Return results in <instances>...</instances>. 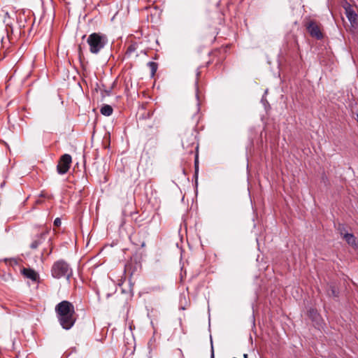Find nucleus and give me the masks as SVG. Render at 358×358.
<instances>
[{"instance_id": "nucleus-14", "label": "nucleus", "mask_w": 358, "mask_h": 358, "mask_svg": "<svg viewBox=\"0 0 358 358\" xmlns=\"http://www.w3.org/2000/svg\"><path fill=\"white\" fill-rule=\"evenodd\" d=\"M135 50V48L134 45H130L128 49H127V53H131L132 52H134Z\"/></svg>"}, {"instance_id": "nucleus-22", "label": "nucleus", "mask_w": 358, "mask_h": 358, "mask_svg": "<svg viewBox=\"0 0 358 358\" xmlns=\"http://www.w3.org/2000/svg\"><path fill=\"white\" fill-rule=\"evenodd\" d=\"M45 252V250H44L43 251V252H42V255H44V252Z\"/></svg>"}, {"instance_id": "nucleus-8", "label": "nucleus", "mask_w": 358, "mask_h": 358, "mask_svg": "<svg viewBox=\"0 0 358 358\" xmlns=\"http://www.w3.org/2000/svg\"><path fill=\"white\" fill-rule=\"evenodd\" d=\"M346 16L352 24H356L357 15L352 9H346Z\"/></svg>"}, {"instance_id": "nucleus-16", "label": "nucleus", "mask_w": 358, "mask_h": 358, "mask_svg": "<svg viewBox=\"0 0 358 358\" xmlns=\"http://www.w3.org/2000/svg\"><path fill=\"white\" fill-rule=\"evenodd\" d=\"M10 264H17V262L15 259H10Z\"/></svg>"}, {"instance_id": "nucleus-12", "label": "nucleus", "mask_w": 358, "mask_h": 358, "mask_svg": "<svg viewBox=\"0 0 358 358\" xmlns=\"http://www.w3.org/2000/svg\"><path fill=\"white\" fill-rule=\"evenodd\" d=\"M148 66L150 69L151 75L153 76L157 70V64L154 62H149Z\"/></svg>"}, {"instance_id": "nucleus-1", "label": "nucleus", "mask_w": 358, "mask_h": 358, "mask_svg": "<svg viewBox=\"0 0 358 358\" xmlns=\"http://www.w3.org/2000/svg\"><path fill=\"white\" fill-rule=\"evenodd\" d=\"M57 320L66 330L70 329L76 321L75 308L69 301H62L55 306Z\"/></svg>"}, {"instance_id": "nucleus-4", "label": "nucleus", "mask_w": 358, "mask_h": 358, "mask_svg": "<svg viewBox=\"0 0 358 358\" xmlns=\"http://www.w3.org/2000/svg\"><path fill=\"white\" fill-rule=\"evenodd\" d=\"M72 163V157L69 154H64L61 156L57 166V173L64 175L68 172Z\"/></svg>"}, {"instance_id": "nucleus-10", "label": "nucleus", "mask_w": 358, "mask_h": 358, "mask_svg": "<svg viewBox=\"0 0 358 358\" xmlns=\"http://www.w3.org/2000/svg\"><path fill=\"white\" fill-rule=\"evenodd\" d=\"M101 113L105 116H110L113 113V108L110 105H103L101 108Z\"/></svg>"}, {"instance_id": "nucleus-6", "label": "nucleus", "mask_w": 358, "mask_h": 358, "mask_svg": "<svg viewBox=\"0 0 358 358\" xmlns=\"http://www.w3.org/2000/svg\"><path fill=\"white\" fill-rule=\"evenodd\" d=\"M48 233V231L46 230L45 231H42L39 234H37L30 244V248L33 250H36L41 245L45 240L46 236Z\"/></svg>"}, {"instance_id": "nucleus-3", "label": "nucleus", "mask_w": 358, "mask_h": 358, "mask_svg": "<svg viewBox=\"0 0 358 358\" xmlns=\"http://www.w3.org/2000/svg\"><path fill=\"white\" fill-rule=\"evenodd\" d=\"M52 276L55 278H66L69 279L72 275V271L69 265L64 260L55 262L51 268Z\"/></svg>"}, {"instance_id": "nucleus-21", "label": "nucleus", "mask_w": 358, "mask_h": 358, "mask_svg": "<svg viewBox=\"0 0 358 358\" xmlns=\"http://www.w3.org/2000/svg\"><path fill=\"white\" fill-rule=\"evenodd\" d=\"M52 252V250H50V252L48 253V255H50Z\"/></svg>"}, {"instance_id": "nucleus-5", "label": "nucleus", "mask_w": 358, "mask_h": 358, "mask_svg": "<svg viewBox=\"0 0 358 358\" xmlns=\"http://www.w3.org/2000/svg\"><path fill=\"white\" fill-rule=\"evenodd\" d=\"M309 34L317 40L323 38V34L321 30V26L315 21L310 20L305 24Z\"/></svg>"}, {"instance_id": "nucleus-17", "label": "nucleus", "mask_w": 358, "mask_h": 358, "mask_svg": "<svg viewBox=\"0 0 358 358\" xmlns=\"http://www.w3.org/2000/svg\"><path fill=\"white\" fill-rule=\"evenodd\" d=\"M210 358H214V351H213V348H212V350H211V356H210Z\"/></svg>"}, {"instance_id": "nucleus-20", "label": "nucleus", "mask_w": 358, "mask_h": 358, "mask_svg": "<svg viewBox=\"0 0 358 358\" xmlns=\"http://www.w3.org/2000/svg\"><path fill=\"white\" fill-rule=\"evenodd\" d=\"M314 313V314H315V315L317 314V312H316V311H315L314 310H312L310 311V313Z\"/></svg>"}, {"instance_id": "nucleus-15", "label": "nucleus", "mask_w": 358, "mask_h": 358, "mask_svg": "<svg viewBox=\"0 0 358 358\" xmlns=\"http://www.w3.org/2000/svg\"><path fill=\"white\" fill-rule=\"evenodd\" d=\"M198 170V159H197V156H196V159H195V171L196 172Z\"/></svg>"}, {"instance_id": "nucleus-13", "label": "nucleus", "mask_w": 358, "mask_h": 358, "mask_svg": "<svg viewBox=\"0 0 358 358\" xmlns=\"http://www.w3.org/2000/svg\"><path fill=\"white\" fill-rule=\"evenodd\" d=\"M62 224V221H61V219L59 218V217H57L55 220H54V225L56 226V227H59Z\"/></svg>"}, {"instance_id": "nucleus-18", "label": "nucleus", "mask_w": 358, "mask_h": 358, "mask_svg": "<svg viewBox=\"0 0 358 358\" xmlns=\"http://www.w3.org/2000/svg\"><path fill=\"white\" fill-rule=\"evenodd\" d=\"M331 292H332V294L334 296H336V291L334 290V289H331Z\"/></svg>"}, {"instance_id": "nucleus-7", "label": "nucleus", "mask_w": 358, "mask_h": 358, "mask_svg": "<svg viewBox=\"0 0 358 358\" xmlns=\"http://www.w3.org/2000/svg\"><path fill=\"white\" fill-rule=\"evenodd\" d=\"M22 273L26 278L33 281H36L38 278V274L34 269L24 268Z\"/></svg>"}, {"instance_id": "nucleus-11", "label": "nucleus", "mask_w": 358, "mask_h": 358, "mask_svg": "<svg viewBox=\"0 0 358 358\" xmlns=\"http://www.w3.org/2000/svg\"><path fill=\"white\" fill-rule=\"evenodd\" d=\"M194 135L192 134H190L189 136V141H187V142L185 141V138H182V145L183 146L184 148H186V149H188L190 145H194Z\"/></svg>"}, {"instance_id": "nucleus-2", "label": "nucleus", "mask_w": 358, "mask_h": 358, "mask_svg": "<svg viewBox=\"0 0 358 358\" xmlns=\"http://www.w3.org/2000/svg\"><path fill=\"white\" fill-rule=\"evenodd\" d=\"M90 51L92 54H98L107 44V37L100 33H92L87 38Z\"/></svg>"}, {"instance_id": "nucleus-19", "label": "nucleus", "mask_w": 358, "mask_h": 358, "mask_svg": "<svg viewBox=\"0 0 358 358\" xmlns=\"http://www.w3.org/2000/svg\"><path fill=\"white\" fill-rule=\"evenodd\" d=\"M5 184V182H2L0 185L1 187L2 188Z\"/></svg>"}, {"instance_id": "nucleus-9", "label": "nucleus", "mask_w": 358, "mask_h": 358, "mask_svg": "<svg viewBox=\"0 0 358 358\" xmlns=\"http://www.w3.org/2000/svg\"><path fill=\"white\" fill-rule=\"evenodd\" d=\"M343 237L349 245H356V239H355V236L352 234L345 233L343 234Z\"/></svg>"}]
</instances>
